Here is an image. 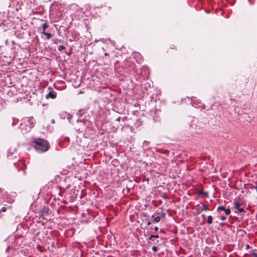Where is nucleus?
<instances>
[{"mask_svg":"<svg viewBox=\"0 0 257 257\" xmlns=\"http://www.w3.org/2000/svg\"><path fill=\"white\" fill-rule=\"evenodd\" d=\"M11 149H10L8 152V157H10V155H12L14 153L13 152H11Z\"/></svg>","mask_w":257,"mask_h":257,"instance_id":"nucleus-18","label":"nucleus"},{"mask_svg":"<svg viewBox=\"0 0 257 257\" xmlns=\"http://www.w3.org/2000/svg\"><path fill=\"white\" fill-rule=\"evenodd\" d=\"M142 147L144 150H148L150 148L149 142L146 141H144Z\"/></svg>","mask_w":257,"mask_h":257,"instance_id":"nucleus-6","label":"nucleus"},{"mask_svg":"<svg viewBox=\"0 0 257 257\" xmlns=\"http://www.w3.org/2000/svg\"><path fill=\"white\" fill-rule=\"evenodd\" d=\"M226 219V217L225 216L222 215L220 216V219L222 221L225 220Z\"/></svg>","mask_w":257,"mask_h":257,"instance_id":"nucleus-15","label":"nucleus"},{"mask_svg":"<svg viewBox=\"0 0 257 257\" xmlns=\"http://www.w3.org/2000/svg\"><path fill=\"white\" fill-rule=\"evenodd\" d=\"M201 210L206 211L208 210V206L206 205H203L202 207L201 208Z\"/></svg>","mask_w":257,"mask_h":257,"instance_id":"nucleus-11","label":"nucleus"},{"mask_svg":"<svg viewBox=\"0 0 257 257\" xmlns=\"http://www.w3.org/2000/svg\"><path fill=\"white\" fill-rule=\"evenodd\" d=\"M199 194H200V195L203 194V195H207V193H206V192H204L203 191H199Z\"/></svg>","mask_w":257,"mask_h":257,"instance_id":"nucleus-20","label":"nucleus"},{"mask_svg":"<svg viewBox=\"0 0 257 257\" xmlns=\"http://www.w3.org/2000/svg\"><path fill=\"white\" fill-rule=\"evenodd\" d=\"M72 117V115L70 113H68L67 115V118L68 119H70Z\"/></svg>","mask_w":257,"mask_h":257,"instance_id":"nucleus-16","label":"nucleus"},{"mask_svg":"<svg viewBox=\"0 0 257 257\" xmlns=\"http://www.w3.org/2000/svg\"><path fill=\"white\" fill-rule=\"evenodd\" d=\"M158 228L157 227H155V230L156 231H157V230H158Z\"/></svg>","mask_w":257,"mask_h":257,"instance_id":"nucleus-25","label":"nucleus"},{"mask_svg":"<svg viewBox=\"0 0 257 257\" xmlns=\"http://www.w3.org/2000/svg\"><path fill=\"white\" fill-rule=\"evenodd\" d=\"M56 96H57L56 92L52 90L51 91H50L49 92V93L46 95V98L47 99H49V98L54 99L56 97Z\"/></svg>","mask_w":257,"mask_h":257,"instance_id":"nucleus-4","label":"nucleus"},{"mask_svg":"<svg viewBox=\"0 0 257 257\" xmlns=\"http://www.w3.org/2000/svg\"><path fill=\"white\" fill-rule=\"evenodd\" d=\"M120 120V117H118L117 118V120Z\"/></svg>","mask_w":257,"mask_h":257,"instance_id":"nucleus-27","label":"nucleus"},{"mask_svg":"<svg viewBox=\"0 0 257 257\" xmlns=\"http://www.w3.org/2000/svg\"><path fill=\"white\" fill-rule=\"evenodd\" d=\"M51 122H52V123H54L55 122V120H54V119H52V120H51Z\"/></svg>","mask_w":257,"mask_h":257,"instance_id":"nucleus-24","label":"nucleus"},{"mask_svg":"<svg viewBox=\"0 0 257 257\" xmlns=\"http://www.w3.org/2000/svg\"><path fill=\"white\" fill-rule=\"evenodd\" d=\"M49 27V25L47 23H45L42 24V28H43V31L42 32H46L45 30L47 28H48Z\"/></svg>","mask_w":257,"mask_h":257,"instance_id":"nucleus-8","label":"nucleus"},{"mask_svg":"<svg viewBox=\"0 0 257 257\" xmlns=\"http://www.w3.org/2000/svg\"><path fill=\"white\" fill-rule=\"evenodd\" d=\"M158 238L159 237V235H151L150 237L149 238V240H153V238Z\"/></svg>","mask_w":257,"mask_h":257,"instance_id":"nucleus-12","label":"nucleus"},{"mask_svg":"<svg viewBox=\"0 0 257 257\" xmlns=\"http://www.w3.org/2000/svg\"><path fill=\"white\" fill-rule=\"evenodd\" d=\"M42 33L46 36L47 39H50L52 37V34L47 32H42Z\"/></svg>","mask_w":257,"mask_h":257,"instance_id":"nucleus-9","label":"nucleus"},{"mask_svg":"<svg viewBox=\"0 0 257 257\" xmlns=\"http://www.w3.org/2000/svg\"><path fill=\"white\" fill-rule=\"evenodd\" d=\"M64 49H65V47L63 46V45H60L58 47V50H59V51H62V50H64Z\"/></svg>","mask_w":257,"mask_h":257,"instance_id":"nucleus-13","label":"nucleus"},{"mask_svg":"<svg viewBox=\"0 0 257 257\" xmlns=\"http://www.w3.org/2000/svg\"><path fill=\"white\" fill-rule=\"evenodd\" d=\"M202 216L204 217L205 216V215L204 214H202Z\"/></svg>","mask_w":257,"mask_h":257,"instance_id":"nucleus-29","label":"nucleus"},{"mask_svg":"<svg viewBox=\"0 0 257 257\" xmlns=\"http://www.w3.org/2000/svg\"><path fill=\"white\" fill-rule=\"evenodd\" d=\"M158 250V248L157 246H153L152 247V250L154 251V252H156Z\"/></svg>","mask_w":257,"mask_h":257,"instance_id":"nucleus-14","label":"nucleus"},{"mask_svg":"<svg viewBox=\"0 0 257 257\" xmlns=\"http://www.w3.org/2000/svg\"><path fill=\"white\" fill-rule=\"evenodd\" d=\"M212 222V217L211 215L208 216L207 223L209 224H211Z\"/></svg>","mask_w":257,"mask_h":257,"instance_id":"nucleus-10","label":"nucleus"},{"mask_svg":"<svg viewBox=\"0 0 257 257\" xmlns=\"http://www.w3.org/2000/svg\"><path fill=\"white\" fill-rule=\"evenodd\" d=\"M151 224V222H148L147 223V225H150Z\"/></svg>","mask_w":257,"mask_h":257,"instance_id":"nucleus-26","label":"nucleus"},{"mask_svg":"<svg viewBox=\"0 0 257 257\" xmlns=\"http://www.w3.org/2000/svg\"><path fill=\"white\" fill-rule=\"evenodd\" d=\"M34 120L33 118L28 117L22 119V122L20 125V128L23 134L29 132L31 128L33 126Z\"/></svg>","mask_w":257,"mask_h":257,"instance_id":"nucleus-2","label":"nucleus"},{"mask_svg":"<svg viewBox=\"0 0 257 257\" xmlns=\"http://www.w3.org/2000/svg\"><path fill=\"white\" fill-rule=\"evenodd\" d=\"M7 209L6 207H3L1 208V210H0V212L2 211V212H5L6 211Z\"/></svg>","mask_w":257,"mask_h":257,"instance_id":"nucleus-19","label":"nucleus"},{"mask_svg":"<svg viewBox=\"0 0 257 257\" xmlns=\"http://www.w3.org/2000/svg\"><path fill=\"white\" fill-rule=\"evenodd\" d=\"M152 218L153 219V221L154 222H159L161 219V217L160 216H157L155 217L154 215L152 216Z\"/></svg>","mask_w":257,"mask_h":257,"instance_id":"nucleus-7","label":"nucleus"},{"mask_svg":"<svg viewBox=\"0 0 257 257\" xmlns=\"http://www.w3.org/2000/svg\"><path fill=\"white\" fill-rule=\"evenodd\" d=\"M242 205V202L241 201H235L234 202V208L237 210V211H235V213H241L244 211L243 207H241Z\"/></svg>","mask_w":257,"mask_h":257,"instance_id":"nucleus-3","label":"nucleus"},{"mask_svg":"<svg viewBox=\"0 0 257 257\" xmlns=\"http://www.w3.org/2000/svg\"><path fill=\"white\" fill-rule=\"evenodd\" d=\"M36 151L39 153H44L49 148L47 141L43 139L37 138L33 141Z\"/></svg>","mask_w":257,"mask_h":257,"instance_id":"nucleus-1","label":"nucleus"},{"mask_svg":"<svg viewBox=\"0 0 257 257\" xmlns=\"http://www.w3.org/2000/svg\"><path fill=\"white\" fill-rule=\"evenodd\" d=\"M253 255H254V256H257V255H256V253H253Z\"/></svg>","mask_w":257,"mask_h":257,"instance_id":"nucleus-28","label":"nucleus"},{"mask_svg":"<svg viewBox=\"0 0 257 257\" xmlns=\"http://www.w3.org/2000/svg\"><path fill=\"white\" fill-rule=\"evenodd\" d=\"M11 149H10L8 152V157H10V155H12L14 153L13 152H11Z\"/></svg>","mask_w":257,"mask_h":257,"instance_id":"nucleus-17","label":"nucleus"},{"mask_svg":"<svg viewBox=\"0 0 257 257\" xmlns=\"http://www.w3.org/2000/svg\"><path fill=\"white\" fill-rule=\"evenodd\" d=\"M15 121H14V120H13V122H12V125L13 126H14V125H15Z\"/></svg>","mask_w":257,"mask_h":257,"instance_id":"nucleus-23","label":"nucleus"},{"mask_svg":"<svg viewBox=\"0 0 257 257\" xmlns=\"http://www.w3.org/2000/svg\"><path fill=\"white\" fill-rule=\"evenodd\" d=\"M217 210L218 211H224V212L226 215H229L230 213V208H225L223 206H220L218 207L217 208Z\"/></svg>","mask_w":257,"mask_h":257,"instance_id":"nucleus-5","label":"nucleus"},{"mask_svg":"<svg viewBox=\"0 0 257 257\" xmlns=\"http://www.w3.org/2000/svg\"><path fill=\"white\" fill-rule=\"evenodd\" d=\"M48 208H44V211L45 212H46V213H47V212H48Z\"/></svg>","mask_w":257,"mask_h":257,"instance_id":"nucleus-21","label":"nucleus"},{"mask_svg":"<svg viewBox=\"0 0 257 257\" xmlns=\"http://www.w3.org/2000/svg\"><path fill=\"white\" fill-rule=\"evenodd\" d=\"M249 247H249V245L248 244H247V245H246V249H248V248H249Z\"/></svg>","mask_w":257,"mask_h":257,"instance_id":"nucleus-22","label":"nucleus"}]
</instances>
